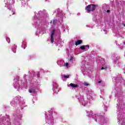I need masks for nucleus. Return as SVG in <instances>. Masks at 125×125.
<instances>
[{"mask_svg": "<svg viewBox=\"0 0 125 125\" xmlns=\"http://www.w3.org/2000/svg\"><path fill=\"white\" fill-rule=\"evenodd\" d=\"M96 8V5L94 4H91L85 7V9L87 10V12L88 13L90 12V11H94Z\"/></svg>", "mask_w": 125, "mask_h": 125, "instance_id": "f257e3e1", "label": "nucleus"}, {"mask_svg": "<svg viewBox=\"0 0 125 125\" xmlns=\"http://www.w3.org/2000/svg\"><path fill=\"white\" fill-rule=\"evenodd\" d=\"M54 34H55V30L53 29L52 31V33L51 34V38H50L51 42H52V43H53V42H54Z\"/></svg>", "mask_w": 125, "mask_h": 125, "instance_id": "f03ea898", "label": "nucleus"}, {"mask_svg": "<svg viewBox=\"0 0 125 125\" xmlns=\"http://www.w3.org/2000/svg\"><path fill=\"white\" fill-rule=\"evenodd\" d=\"M83 43V41L82 40H77V42H75V45L78 46L79 44H82Z\"/></svg>", "mask_w": 125, "mask_h": 125, "instance_id": "7ed1b4c3", "label": "nucleus"}, {"mask_svg": "<svg viewBox=\"0 0 125 125\" xmlns=\"http://www.w3.org/2000/svg\"><path fill=\"white\" fill-rule=\"evenodd\" d=\"M85 47H88L89 48V45H83L80 47L82 50H84V49H85Z\"/></svg>", "mask_w": 125, "mask_h": 125, "instance_id": "20e7f679", "label": "nucleus"}, {"mask_svg": "<svg viewBox=\"0 0 125 125\" xmlns=\"http://www.w3.org/2000/svg\"><path fill=\"white\" fill-rule=\"evenodd\" d=\"M70 86H71V87H73V88L78 87L79 86V85L75 84L73 83H70Z\"/></svg>", "mask_w": 125, "mask_h": 125, "instance_id": "39448f33", "label": "nucleus"}, {"mask_svg": "<svg viewBox=\"0 0 125 125\" xmlns=\"http://www.w3.org/2000/svg\"><path fill=\"white\" fill-rule=\"evenodd\" d=\"M29 93H35L36 90L35 89H29Z\"/></svg>", "mask_w": 125, "mask_h": 125, "instance_id": "423d86ee", "label": "nucleus"}, {"mask_svg": "<svg viewBox=\"0 0 125 125\" xmlns=\"http://www.w3.org/2000/svg\"><path fill=\"white\" fill-rule=\"evenodd\" d=\"M56 23H57V20H53V25H56Z\"/></svg>", "mask_w": 125, "mask_h": 125, "instance_id": "0eeeda50", "label": "nucleus"}, {"mask_svg": "<svg viewBox=\"0 0 125 125\" xmlns=\"http://www.w3.org/2000/svg\"><path fill=\"white\" fill-rule=\"evenodd\" d=\"M63 77L64 78V79H68L69 78V75H63Z\"/></svg>", "mask_w": 125, "mask_h": 125, "instance_id": "6e6552de", "label": "nucleus"}, {"mask_svg": "<svg viewBox=\"0 0 125 125\" xmlns=\"http://www.w3.org/2000/svg\"><path fill=\"white\" fill-rule=\"evenodd\" d=\"M64 65L66 67H68V66H69V63H68V62L64 63Z\"/></svg>", "mask_w": 125, "mask_h": 125, "instance_id": "1a4fd4ad", "label": "nucleus"}, {"mask_svg": "<svg viewBox=\"0 0 125 125\" xmlns=\"http://www.w3.org/2000/svg\"><path fill=\"white\" fill-rule=\"evenodd\" d=\"M83 84H84V85H86V86H87L88 85V83H87L86 82L84 83Z\"/></svg>", "mask_w": 125, "mask_h": 125, "instance_id": "9d476101", "label": "nucleus"}, {"mask_svg": "<svg viewBox=\"0 0 125 125\" xmlns=\"http://www.w3.org/2000/svg\"><path fill=\"white\" fill-rule=\"evenodd\" d=\"M73 60V58H71L70 59H68V60L69 61H71V60Z\"/></svg>", "mask_w": 125, "mask_h": 125, "instance_id": "9b49d317", "label": "nucleus"}, {"mask_svg": "<svg viewBox=\"0 0 125 125\" xmlns=\"http://www.w3.org/2000/svg\"><path fill=\"white\" fill-rule=\"evenodd\" d=\"M106 12H107V13H109V12H110V10H107L106 11Z\"/></svg>", "mask_w": 125, "mask_h": 125, "instance_id": "f8f14e48", "label": "nucleus"}, {"mask_svg": "<svg viewBox=\"0 0 125 125\" xmlns=\"http://www.w3.org/2000/svg\"><path fill=\"white\" fill-rule=\"evenodd\" d=\"M101 69L102 70H104V67H102Z\"/></svg>", "mask_w": 125, "mask_h": 125, "instance_id": "ddd939ff", "label": "nucleus"}, {"mask_svg": "<svg viewBox=\"0 0 125 125\" xmlns=\"http://www.w3.org/2000/svg\"><path fill=\"white\" fill-rule=\"evenodd\" d=\"M99 83H101V81L98 82Z\"/></svg>", "mask_w": 125, "mask_h": 125, "instance_id": "4468645a", "label": "nucleus"}, {"mask_svg": "<svg viewBox=\"0 0 125 125\" xmlns=\"http://www.w3.org/2000/svg\"><path fill=\"white\" fill-rule=\"evenodd\" d=\"M50 24H51L52 23V21H51L50 22Z\"/></svg>", "mask_w": 125, "mask_h": 125, "instance_id": "2eb2a0df", "label": "nucleus"}, {"mask_svg": "<svg viewBox=\"0 0 125 125\" xmlns=\"http://www.w3.org/2000/svg\"><path fill=\"white\" fill-rule=\"evenodd\" d=\"M14 14H15V13L13 12V15H14Z\"/></svg>", "mask_w": 125, "mask_h": 125, "instance_id": "dca6fc26", "label": "nucleus"}, {"mask_svg": "<svg viewBox=\"0 0 125 125\" xmlns=\"http://www.w3.org/2000/svg\"><path fill=\"white\" fill-rule=\"evenodd\" d=\"M104 32H106V30L104 29Z\"/></svg>", "mask_w": 125, "mask_h": 125, "instance_id": "f3484780", "label": "nucleus"}, {"mask_svg": "<svg viewBox=\"0 0 125 125\" xmlns=\"http://www.w3.org/2000/svg\"><path fill=\"white\" fill-rule=\"evenodd\" d=\"M124 26V27H125V24L123 25Z\"/></svg>", "mask_w": 125, "mask_h": 125, "instance_id": "a211bd4d", "label": "nucleus"}, {"mask_svg": "<svg viewBox=\"0 0 125 125\" xmlns=\"http://www.w3.org/2000/svg\"><path fill=\"white\" fill-rule=\"evenodd\" d=\"M124 44H125V42H124Z\"/></svg>", "mask_w": 125, "mask_h": 125, "instance_id": "6ab92c4d", "label": "nucleus"}]
</instances>
